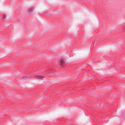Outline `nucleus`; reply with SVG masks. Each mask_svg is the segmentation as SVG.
Masks as SVG:
<instances>
[{
	"instance_id": "f257e3e1",
	"label": "nucleus",
	"mask_w": 125,
	"mask_h": 125,
	"mask_svg": "<svg viewBox=\"0 0 125 125\" xmlns=\"http://www.w3.org/2000/svg\"><path fill=\"white\" fill-rule=\"evenodd\" d=\"M36 78L40 79H42L43 78V77L42 76H40L39 75H37L35 76Z\"/></svg>"
},
{
	"instance_id": "f03ea898",
	"label": "nucleus",
	"mask_w": 125,
	"mask_h": 125,
	"mask_svg": "<svg viewBox=\"0 0 125 125\" xmlns=\"http://www.w3.org/2000/svg\"><path fill=\"white\" fill-rule=\"evenodd\" d=\"M64 62V61L63 60H61V63L62 64H63Z\"/></svg>"
}]
</instances>
